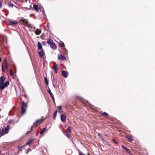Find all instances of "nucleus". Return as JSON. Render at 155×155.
<instances>
[{"instance_id": "1", "label": "nucleus", "mask_w": 155, "mask_h": 155, "mask_svg": "<svg viewBox=\"0 0 155 155\" xmlns=\"http://www.w3.org/2000/svg\"><path fill=\"white\" fill-rule=\"evenodd\" d=\"M6 79L5 77L2 76L0 78V90H2L9 84L8 81H6L4 82Z\"/></svg>"}, {"instance_id": "2", "label": "nucleus", "mask_w": 155, "mask_h": 155, "mask_svg": "<svg viewBox=\"0 0 155 155\" xmlns=\"http://www.w3.org/2000/svg\"><path fill=\"white\" fill-rule=\"evenodd\" d=\"M9 126L7 125L5 129L3 128L0 130V134L2 135L7 134L9 131Z\"/></svg>"}, {"instance_id": "3", "label": "nucleus", "mask_w": 155, "mask_h": 155, "mask_svg": "<svg viewBox=\"0 0 155 155\" xmlns=\"http://www.w3.org/2000/svg\"><path fill=\"white\" fill-rule=\"evenodd\" d=\"M21 20V21L25 24V26L28 27L30 26V25L28 24V21L26 19H25L23 18H22Z\"/></svg>"}, {"instance_id": "4", "label": "nucleus", "mask_w": 155, "mask_h": 155, "mask_svg": "<svg viewBox=\"0 0 155 155\" xmlns=\"http://www.w3.org/2000/svg\"><path fill=\"white\" fill-rule=\"evenodd\" d=\"M44 120L42 118L37 120L36 122L34 123L33 126H35V127H36L38 125V124H40Z\"/></svg>"}, {"instance_id": "5", "label": "nucleus", "mask_w": 155, "mask_h": 155, "mask_svg": "<svg viewBox=\"0 0 155 155\" xmlns=\"http://www.w3.org/2000/svg\"><path fill=\"white\" fill-rule=\"evenodd\" d=\"M7 68V64L5 62H3L2 64V72H4V70Z\"/></svg>"}, {"instance_id": "6", "label": "nucleus", "mask_w": 155, "mask_h": 155, "mask_svg": "<svg viewBox=\"0 0 155 155\" xmlns=\"http://www.w3.org/2000/svg\"><path fill=\"white\" fill-rule=\"evenodd\" d=\"M18 23V22L16 20L14 21H9V25H17Z\"/></svg>"}, {"instance_id": "7", "label": "nucleus", "mask_w": 155, "mask_h": 155, "mask_svg": "<svg viewBox=\"0 0 155 155\" xmlns=\"http://www.w3.org/2000/svg\"><path fill=\"white\" fill-rule=\"evenodd\" d=\"M58 59L59 60H64L66 59V57L64 55H58Z\"/></svg>"}, {"instance_id": "8", "label": "nucleus", "mask_w": 155, "mask_h": 155, "mask_svg": "<svg viewBox=\"0 0 155 155\" xmlns=\"http://www.w3.org/2000/svg\"><path fill=\"white\" fill-rule=\"evenodd\" d=\"M61 120L62 122H65L66 120V117L65 115L64 114H63V115H61Z\"/></svg>"}, {"instance_id": "9", "label": "nucleus", "mask_w": 155, "mask_h": 155, "mask_svg": "<svg viewBox=\"0 0 155 155\" xmlns=\"http://www.w3.org/2000/svg\"><path fill=\"white\" fill-rule=\"evenodd\" d=\"M62 74L64 77L66 78L68 77V73L67 71H63L62 72Z\"/></svg>"}, {"instance_id": "10", "label": "nucleus", "mask_w": 155, "mask_h": 155, "mask_svg": "<svg viewBox=\"0 0 155 155\" xmlns=\"http://www.w3.org/2000/svg\"><path fill=\"white\" fill-rule=\"evenodd\" d=\"M38 53L41 58H42L43 57L44 54V52L42 49V51H38Z\"/></svg>"}, {"instance_id": "11", "label": "nucleus", "mask_w": 155, "mask_h": 155, "mask_svg": "<svg viewBox=\"0 0 155 155\" xmlns=\"http://www.w3.org/2000/svg\"><path fill=\"white\" fill-rule=\"evenodd\" d=\"M50 46L51 48L54 49H56L57 48L56 45L54 43H52L50 45Z\"/></svg>"}, {"instance_id": "12", "label": "nucleus", "mask_w": 155, "mask_h": 155, "mask_svg": "<svg viewBox=\"0 0 155 155\" xmlns=\"http://www.w3.org/2000/svg\"><path fill=\"white\" fill-rule=\"evenodd\" d=\"M35 32L36 35H40V34L41 33V30L38 29H37L35 31Z\"/></svg>"}, {"instance_id": "13", "label": "nucleus", "mask_w": 155, "mask_h": 155, "mask_svg": "<svg viewBox=\"0 0 155 155\" xmlns=\"http://www.w3.org/2000/svg\"><path fill=\"white\" fill-rule=\"evenodd\" d=\"M27 107V104L24 102H22V106L21 108H26Z\"/></svg>"}, {"instance_id": "14", "label": "nucleus", "mask_w": 155, "mask_h": 155, "mask_svg": "<svg viewBox=\"0 0 155 155\" xmlns=\"http://www.w3.org/2000/svg\"><path fill=\"white\" fill-rule=\"evenodd\" d=\"M127 138L129 140V141L130 142H131L133 140V137L131 135H128L127 136Z\"/></svg>"}, {"instance_id": "15", "label": "nucleus", "mask_w": 155, "mask_h": 155, "mask_svg": "<svg viewBox=\"0 0 155 155\" xmlns=\"http://www.w3.org/2000/svg\"><path fill=\"white\" fill-rule=\"evenodd\" d=\"M48 93H49V94H50V96H51V97L53 99V100H54V95L53 94L51 93V92L50 90H48Z\"/></svg>"}, {"instance_id": "16", "label": "nucleus", "mask_w": 155, "mask_h": 155, "mask_svg": "<svg viewBox=\"0 0 155 155\" xmlns=\"http://www.w3.org/2000/svg\"><path fill=\"white\" fill-rule=\"evenodd\" d=\"M38 49H42V46L41 44L39 42H38Z\"/></svg>"}, {"instance_id": "17", "label": "nucleus", "mask_w": 155, "mask_h": 155, "mask_svg": "<svg viewBox=\"0 0 155 155\" xmlns=\"http://www.w3.org/2000/svg\"><path fill=\"white\" fill-rule=\"evenodd\" d=\"M33 7L35 11H37L38 10V6L37 5L34 4L33 5Z\"/></svg>"}, {"instance_id": "18", "label": "nucleus", "mask_w": 155, "mask_h": 155, "mask_svg": "<svg viewBox=\"0 0 155 155\" xmlns=\"http://www.w3.org/2000/svg\"><path fill=\"white\" fill-rule=\"evenodd\" d=\"M21 113L22 114H24L26 111V108H21Z\"/></svg>"}, {"instance_id": "19", "label": "nucleus", "mask_w": 155, "mask_h": 155, "mask_svg": "<svg viewBox=\"0 0 155 155\" xmlns=\"http://www.w3.org/2000/svg\"><path fill=\"white\" fill-rule=\"evenodd\" d=\"M71 130V128L69 126L67 129V130L66 131V133H70Z\"/></svg>"}, {"instance_id": "20", "label": "nucleus", "mask_w": 155, "mask_h": 155, "mask_svg": "<svg viewBox=\"0 0 155 155\" xmlns=\"http://www.w3.org/2000/svg\"><path fill=\"white\" fill-rule=\"evenodd\" d=\"M57 114V111L56 110L54 113L53 116V118L54 120L55 119V118Z\"/></svg>"}, {"instance_id": "21", "label": "nucleus", "mask_w": 155, "mask_h": 155, "mask_svg": "<svg viewBox=\"0 0 155 155\" xmlns=\"http://www.w3.org/2000/svg\"><path fill=\"white\" fill-rule=\"evenodd\" d=\"M46 130V128H43L40 131V134H42Z\"/></svg>"}, {"instance_id": "22", "label": "nucleus", "mask_w": 155, "mask_h": 155, "mask_svg": "<svg viewBox=\"0 0 155 155\" xmlns=\"http://www.w3.org/2000/svg\"><path fill=\"white\" fill-rule=\"evenodd\" d=\"M45 81L46 84L47 85H48V79L47 77H45Z\"/></svg>"}, {"instance_id": "23", "label": "nucleus", "mask_w": 155, "mask_h": 155, "mask_svg": "<svg viewBox=\"0 0 155 155\" xmlns=\"http://www.w3.org/2000/svg\"><path fill=\"white\" fill-rule=\"evenodd\" d=\"M53 69L55 71H56V70H57V67L56 65H54L53 66Z\"/></svg>"}, {"instance_id": "24", "label": "nucleus", "mask_w": 155, "mask_h": 155, "mask_svg": "<svg viewBox=\"0 0 155 155\" xmlns=\"http://www.w3.org/2000/svg\"><path fill=\"white\" fill-rule=\"evenodd\" d=\"M47 43L48 44H50L51 45L52 43H51V40L50 39H48L47 41Z\"/></svg>"}, {"instance_id": "25", "label": "nucleus", "mask_w": 155, "mask_h": 155, "mask_svg": "<svg viewBox=\"0 0 155 155\" xmlns=\"http://www.w3.org/2000/svg\"><path fill=\"white\" fill-rule=\"evenodd\" d=\"M61 107H62L61 106H58V108L59 110L58 112H61L60 110L61 109Z\"/></svg>"}, {"instance_id": "26", "label": "nucleus", "mask_w": 155, "mask_h": 155, "mask_svg": "<svg viewBox=\"0 0 155 155\" xmlns=\"http://www.w3.org/2000/svg\"><path fill=\"white\" fill-rule=\"evenodd\" d=\"M102 114L105 116H108V114L105 112H104L102 113Z\"/></svg>"}, {"instance_id": "27", "label": "nucleus", "mask_w": 155, "mask_h": 155, "mask_svg": "<svg viewBox=\"0 0 155 155\" xmlns=\"http://www.w3.org/2000/svg\"><path fill=\"white\" fill-rule=\"evenodd\" d=\"M32 140H30L26 144H25V146L27 145L28 144H29L32 141Z\"/></svg>"}, {"instance_id": "28", "label": "nucleus", "mask_w": 155, "mask_h": 155, "mask_svg": "<svg viewBox=\"0 0 155 155\" xmlns=\"http://www.w3.org/2000/svg\"><path fill=\"white\" fill-rule=\"evenodd\" d=\"M10 74L11 76H13V73L11 69L10 70Z\"/></svg>"}, {"instance_id": "29", "label": "nucleus", "mask_w": 155, "mask_h": 155, "mask_svg": "<svg viewBox=\"0 0 155 155\" xmlns=\"http://www.w3.org/2000/svg\"><path fill=\"white\" fill-rule=\"evenodd\" d=\"M60 46L62 47H63L64 46V44L63 42L60 43Z\"/></svg>"}, {"instance_id": "30", "label": "nucleus", "mask_w": 155, "mask_h": 155, "mask_svg": "<svg viewBox=\"0 0 155 155\" xmlns=\"http://www.w3.org/2000/svg\"><path fill=\"white\" fill-rule=\"evenodd\" d=\"M122 147L124 149L126 150H128V149L125 146H124V145L122 146Z\"/></svg>"}, {"instance_id": "31", "label": "nucleus", "mask_w": 155, "mask_h": 155, "mask_svg": "<svg viewBox=\"0 0 155 155\" xmlns=\"http://www.w3.org/2000/svg\"><path fill=\"white\" fill-rule=\"evenodd\" d=\"M79 155H86L84 154H83L82 152H79Z\"/></svg>"}, {"instance_id": "32", "label": "nucleus", "mask_w": 155, "mask_h": 155, "mask_svg": "<svg viewBox=\"0 0 155 155\" xmlns=\"http://www.w3.org/2000/svg\"><path fill=\"white\" fill-rule=\"evenodd\" d=\"M66 134H67V137H68V138H70V136L69 135V134H68V133H66Z\"/></svg>"}, {"instance_id": "33", "label": "nucleus", "mask_w": 155, "mask_h": 155, "mask_svg": "<svg viewBox=\"0 0 155 155\" xmlns=\"http://www.w3.org/2000/svg\"><path fill=\"white\" fill-rule=\"evenodd\" d=\"M13 5V4L12 3H11L9 4V6L11 7H12Z\"/></svg>"}, {"instance_id": "34", "label": "nucleus", "mask_w": 155, "mask_h": 155, "mask_svg": "<svg viewBox=\"0 0 155 155\" xmlns=\"http://www.w3.org/2000/svg\"><path fill=\"white\" fill-rule=\"evenodd\" d=\"M32 127H33V126H31V130L30 131H27V134H28L29 133L31 132V131L32 130Z\"/></svg>"}, {"instance_id": "35", "label": "nucleus", "mask_w": 155, "mask_h": 155, "mask_svg": "<svg viewBox=\"0 0 155 155\" xmlns=\"http://www.w3.org/2000/svg\"><path fill=\"white\" fill-rule=\"evenodd\" d=\"M13 121V120L10 119L8 121V122H9V123H11Z\"/></svg>"}, {"instance_id": "36", "label": "nucleus", "mask_w": 155, "mask_h": 155, "mask_svg": "<svg viewBox=\"0 0 155 155\" xmlns=\"http://www.w3.org/2000/svg\"><path fill=\"white\" fill-rule=\"evenodd\" d=\"M2 5V2H0V8H1Z\"/></svg>"}, {"instance_id": "37", "label": "nucleus", "mask_w": 155, "mask_h": 155, "mask_svg": "<svg viewBox=\"0 0 155 155\" xmlns=\"http://www.w3.org/2000/svg\"><path fill=\"white\" fill-rule=\"evenodd\" d=\"M21 147H18V150H20L21 149Z\"/></svg>"}, {"instance_id": "38", "label": "nucleus", "mask_w": 155, "mask_h": 155, "mask_svg": "<svg viewBox=\"0 0 155 155\" xmlns=\"http://www.w3.org/2000/svg\"><path fill=\"white\" fill-rule=\"evenodd\" d=\"M64 52H67V50L66 49H64Z\"/></svg>"}, {"instance_id": "39", "label": "nucleus", "mask_w": 155, "mask_h": 155, "mask_svg": "<svg viewBox=\"0 0 155 155\" xmlns=\"http://www.w3.org/2000/svg\"><path fill=\"white\" fill-rule=\"evenodd\" d=\"M1 61V58H0V62Z\"/></svg>"}, {"instance_id": "40", "label": "nucleus", "mask_w": 155, "mask_h": 155, "mask_svg": "<svg viewBox=\"0 0 155 155\" xmlns=\"http://www.w3.org/2000/svg\"><path fill=\"white\" fill-rule=\"evenodd\" d=\"M87 155H90V153H87Z\"/></svg>"}, {"instance_id": "41", "label": "nucleus", "mask_w": 155, "mask_h": 155, "mask_svg": "<svg viewBox=\"0 0 155 155\" xmlns=\"http://www.w3.org/2000/svg\"><path fill=\"white\" fill-rule=\"evenodd\" d=\"M127 151H128V150H126Z\"/></svg>"}, {"instance_id": "42", "label": "nucleus", "mask_w": 155, "mask_h": 155, "mask_svg": "<svg viewBox=\"0 0 155 155\" xmlns=\"http://www.w3.org/2000/svg\"><path fill=\"white\" fill-rule=\"evenodd\" d=\"M1 152V151L0 150V153Z\"/></svg>"}, {"instance_id": "43", "label": "nucleus", "mask_w": 155, "mask_h": 155, "mask_svg": "<svg viewBox=\"0 0 155 155\" xmlns=\"http://www.w3.org/2000/svg\"><path fill=\"white\" fill-rule=\"evenodd\" d=\"M43 42V44H44V42Z\"/></svg>"}, {"instance_id": "44", "label": "nucleus", "mask_w": 155, "mask_h": 155, "mask_svg": "<svg viewBox=\"0 0 155 155\" xmlns=\"http://www.w3.org/2000/svg\"><path fill=\"white\" fill-rule=\"evenodd\" d=\"M43 42V44H44V42Z\"/></svg>"}]
</instances>
